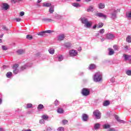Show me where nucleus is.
Masks as SVG:
<instances>
[{
  "mask_svg": "<svg viewBox=\"0 0 131 131\" xmlns=\"http://www.w3.org/2000/svg\"><path fill=\"white\" fill-rule=\"evenodd\" d=\"M31 66H32V63H27L21 67L19 70L17 69L18 67H19V64H15L13 66V73L14 74H18V73H19V71H23L24 70H25V69H27V68H28V67H31Z\"/></svg>",
  "mask_w": 131,
  "mask_h": 131,
  "instance_id": "f257e3e1",
  "label": "nucleus"
},
{
  "mask_svg": "<svg viewBox=\"0 0 131 131\" xmlns=\"http://www.w3.org/2000/svg\"><path fill=\"white\" fill-rule=\"evenodd\" d=\"M80 20L81 21V23H82V24H84V27H86V28H91V27H92V24H93V23H92V21H89V20L86 17H81Z\"/></svg>",
  "mask_w": 131,
  "mask_h": 131,
  "instance_id": "f03ea898",
  "label": "nucleus"
},
{
  "mask_svg": "<svg viewBox=\"0 0 131 131\" xmlns=\"http://www.w3.org/2000/svg\"><path fill=\"white\" fill-rule=\"evenodd\" d=\"M81 94H82V96H84V97L89 96V95L90 94V90H89L86 88H83L81 91Z\"/></svg>",
  "mask_w": 131,
  "mask_h": 131,
  "instance_id": "7ed1b4c3",
  "label": "nucleus"
},
{
  "mask_svg": "<svg viewBox=\"0 0 131 131\" xmlns=\"http://www.w3.org/2000/svg\"><path fill=\"white\" fill-rule=\"evenodd\" d=\"M70 56L71 57H75L77 55V51L72 50L69 51Z\"/></svg>",
  "mask_w": 131,
  "mask_h": 131,
  "instance_id": "20e7f679",
  "label": "nucleus"
},
{
  "mask_svg": "<svg viewBox=\"0 0 131 131\" xmlns=\"http://www.w3.org/2000/svg\"><path fill=\"white\" fill-rule=\"evenodd\" d=\"M10 8V6L7 3H3L2 10L4 11H7Z\"/></svg>",
  "mask_w": 131,
  "mask_h": 131,
  "instance_id": "39448f33",
  "label": "nucleus"
},
{
  "mask_svg": "<svg viewBox=\"0 0 131 131\" xmlns=\"http://www.w3.org/2000/svg\"><path fill=\"white\" fill-rule=\"evenodd\" d=\"M93 80L95 81V82H98L99 81V73H96L95 74L94 77H93Z\"/></svg>",
  "mask_w": 131,
  "mask_h": 131,
  "instance_id": "423d86ee",
  "label": "nucleus"
},
{
  "mask_svg": "<svg viewBox=\"0 0 131 131\" xmlns=\"http://www.w3.org/2000/svg\"><path fill=\"white\" fill-rule=\"evenodd\" d=\"M82 120L83 121H87L89 120V116L85 114L82 115Z\"/></svg>",
  "mask_w": 131,
  "mask_h": 131,
  "instance_id": "0eeeda50",
  "label": "nucleus"
},
{
  "mask_svg": "<svg viewBox=\"0 0 131 131\" xmlns=\"http://www.w3.org/2000/svg\"><path fill=\"white\" fill-rule=\"evenodd\" d=\"M115 36L113 34L109 33L106 34V38L107 39H113Z\"/></svg>",
  "mask_w": 131,
  "mask_h": 131,
  "instance_id": "6e6552de",
  "label": "nucleus"
},
{
  "mask_svg": "<svg viewBox=\"0 0 131 131\" xmlns=\"http://www.w3.org/2000/svg\"><path fill=\"white\" fill-rule=\"evenodd\" d=\"M62 16H61L59 14H54L53 15V18L56 19L57 20H61V19H62Z\"/></svg>",
  "mask_w": 131,
  "mask_h": 131,
  "instance_id": "1a4fd4ad",
  "label": "nucleus"
},
{
  "mask_svg": "<svg viewBox=\"0 0 131 131\" xmlns=\"http://www.w3.org/2000/svg\"><path fill=\"white\" fill-rule=\"evenodd\" d=\"M115 118L116 119V120H117V121H118V122H120V123H125V122L124 120H120L119 117H118L117 115L115 116Z\"/></svg>",
  "mask_w": 131,
  "mask_h": 131,
  "instance_id": "9d476101",
  "label": "nucleus"
},
{
  "mask_svg": "<svg viewBox=\"0 0 131 131\" xmlns=\"http://www.w3.org/2000/svg\"><path fill=\"white\" fill-rule=\"evenodd\" d=\"M93 115L97 119H99V110L95 111L93 112Z\"/></svg>",
  "mask_w": 131,
  "mask_h": 131,
  "instance_id": "9b49d317",
  "label": "nucleus"
},
{
  "mask_svg": "<svg viewBox=\"0 0 131 131\" xmlns=\"http://www.w3.org/2000/svg\"><path fill=\"white\" fill-rule=\"evenodd\" d=\"M96 64L94 63H91V64H90L88 69L89 70H93V69H96Z\"/></svg>",
  "mask_w": 131,
  "mask_h": 131,
  "instance_id": "f8f14e48",
  "label": "nucleus"
},
{
  "mask_svg": "<svg viewBox=\"0 0 131 131\" xmlns=\"http://www.w3.org/2000/svg\"><path fill=\"white\" fill-rule=\"evenodd\" d=\"M64 38H65V35L64 34H60L57 37L58 40H59V41L64 40Z\"/></svg>",
  "mask_w": 131,
  "mask_h": 131,
  "instance_id": "ddd939ff",
  "label": "nucleus"
},
{
  "mask_svg": "<svg viewBox=\"0 0 131 131\" xmlns=\"http://www.w3.org/2000/svg\"><path fill=\"white\" fill-rule=\"evenodd\" d=\"M116 14H117V11L114 10L113 12L111 13V17L113 19H115V18H116Z\"/></svg>",
  "mask_w": 131,
  "mask_h": 131,
  "instance_id": "4468645a",
  "label": "nucleus"
},
{
  "mask_svg": "<svg viewBox=\"0 0 131 131\" xmlns=\"http://www.w3.org/2000/svg\"><path fill=\"white\" fill-rule=\"evenodd\" d=\"M99 18H101L102 19H103L104 20L106 19V18H107V16L105 15L104 13H99Z\"/></svg>",
  "mask_w": 131,
  "mask_h": 131,
  "instance_id": "2eb2a0df",
  "label": "nucleus"
},
{
  "mask_svg": "<svg viewBox=\"0 0 131 131\" xmlns=\"http://www.w3.org/2000/svg\"><path fill=\"white\" fill-rule=\"evenodd\" d=\"M123 58H124L125 61H128V60H130L131 56L130 55H127L126 54H124L123 55Z\"/></svg>",
  "mask_w": 131,
  "mask_h": 131,
  "instance_id": "dca6fc26",
  "label": "nucleus"
},
{
  "mask_svg": "<svg viewBox=\"0 0 131 131\" xmlns=\"http://www.w3.org/2000/svg\"><path fill=\"white\" fill-rule=\"evenodd\" d=\"M108 55L110 56H112V55H114V50L111 48H108Z\"/></svg>",
  "mask_w": 131,
  "mask_h": 131,
  "instance_id": "f3484780",
  "label": "nucleus"
},
{
  "mask_svg": "<svg viewBox=\"0 0 131 131\" xmlns=\"http://www.w3.org/2000/svg\"><path fill=\"white\" fill-rule=\"evenodd\" d=\"M103 105L104 107H107V106L110 105V101L109 100H105L103 102Z\"/></svg>",
  "mask_w": 131,
  "mask_h": 131,
  "instance_id": "a211bd4d",
  "label": "nucleus"
},
{
  "mask_svg": "<svg viewBox=\"0 0 131 131\" xmlns=\"http://www.w3.org/2000/svg\"><path fill=\"white\" fill-rule=\"evenodd\" d=\"M99 9H105V3H100L99 4Z\"/></svg>",
  "mask_w": 131,
  "mask_h": 131,
  "instance_id": "6ab92c4d",
  "label": "nucleus"
},
{
  "mask_svg": "<svg viewBox=\"0 0 131 131\" xmlns=\"http://www.w3.org/2000/svg\"><path fill=\"white\" fill-rule=\"evenodd\" d=\"M42 22H52L54 21V20L50 18H42Z\"/></svg>",
  "mask_w": 131,
  "mask_h": 131,
  "instance_id": "aec40b11",
  "label": "nucleus"
},
{
  "mask_svg": "<svg viewBox=\"0 0 131 131\" xmlns=\"http://www.w3.org/2000/svg\"><path fill=\"white\" fill-rule=\"evenodd\" d=\"M48 51L51 55H54L55 54V49L54 48H50Z\"/></svg>",
  "mask_w": 131,
  "mask_h": 131,
  "instance_id": "412c9836",
  "label": "nucleus"
},
{
  "mask_svg": "<svg viewBox=\"0 0 131 131\" xmlns=\"http://www.w3.org/2000/svg\"><path fill=\"white\" fill-rule=\"evenodd\" d=\"M17 53L18 54V55H22V54H24V53H25V50L23 49H20L17 51Z\"/></svg>",
  "mask_w": 131,
  "mask_h": 131,
  "instance_id": "4be33fe9",
  "label": "nucleus"
},
{
  "mask_svg": "<svg viewBox=\"0 0 131 131\" xmlns=\"http://www.w3.org/2000/svg\"><path fill=\"white\" fill-rule=\"evenodd\" d=\"M37 35H39V36H45L46 35V32L45 31H42V32H40L38 33Z\"/></svg>",
  "mask_w": 131,
  "mask_h": 131,
  "instance_id": "5701e85b",
  "label": "nucleus"
},
{
  "mask_svg": "<svg viewBox=\"0 0 131 131\" xmlns=\"http://www.w3.org/2000/svg\"><path fill=\"white\" fill-rule=\"evenodd\" d=\"M99 35L103 36V34H104V33L105 32V29H101L99 30Z\"/></svg>",
  "mask_w": 131,
  "mask_h": 131,
  "instance_id": "b1692460",
  "label": "nucleus"
},
{
  "mask_svg": "<svg viewBox=\"0 0 131 131\" xmlns=\"http://www.w3.org/2000/svg\"><path fill=\"white\" fill-rule=\"evenodd\" d=\"M103 80V76L102 75V73H99V82H101Z\"/></svg>",
  "mask_w": 131,
  "mask_h": 131,
  "instance_id": "393cba45",
  "label": "nucleus"
},
{
  "mask_svg": "<svg viewBox=\"0 0 131 131\" xmlns=\"http://www.w3.org/2000/svg\"><path fill=\"white\" fill-rule=\"evenodd\" d=\"M93 129L95 130H97V129H99V123H95L94 124Z\"/></svg>",
  "mask_w": 131,
  "mask_h": 131,
  "instance_id": "a878e982",
  "label": "nucleus"
},
{
  "mask_svg": "<svg viewBox=\"0 0 131 131\" xmlns=\"http://www.w3.org/2000/svg\"><path fill=\"white\" fill-rule=\"evenodd\" d=\"M43 108H45V106L41 104H39L37 107L38 110H41V109H43Z\"/></svg>",
  "mask_w": 131,
  "mask_h": 131,
  "instance_id": "bb28decb",
  "label": "nucleus"
},
{
  "mask_svg": "<svg viewBox=\"0 0 131 131\" xmlns=\"http://www.w3.org/2000/svg\"><path fill=\"white\" fill-rule=\"evenodd\" d=\"M72 6L73 7H75V8H79V7H80V5H79V4L76 3H73Z\"/></svg>",
  "mask_w": 131,
  "mask_h": 131,
  "instance_id": "cd10ccee",
  "label": "nucleus"
},
{
  "mask_svg": "<svg viewBox=\"0 0 131 131\" xmlns=\"http://www.w3.org/2000/svg\"><path fill=\"white\" fill-rule=\"evenodd\" d=\"M57 112L58 113L61 114V113H64V110H63V108H59L57 110Z\"/></svg>",
  "mask_w": 131,
  "mask_h": 131,
  "instance_id": "c85d7f7f",
  "label": "nucleus"
},
{
  "mask_svg": "<svg viewBox=\"0 0 131 131\" xmlns=\"http://www.w3.org/2000/svg\"><path fill=\"white\" fill-rule=\"evenodd\" d=\"M126 40L127 42H128L129 43H130L131 42V36H128L126 39Z\"/></svg>",
  "mask_w": 131,
  "mask_h": 131,
  "instance_id": "c756f323",
  "label": "nucleus"
},
{
  "mask_svg": "<svg viewBox=\"0 0 131 131\" xmlns=\"http://www.w3.org/2000/svg\"><path fill=\"white\" fill-rule=\"evenodd\" d=\"M49 12L51 14H53V13H54V6H51L50 7Z\"/></svg>",
  "mask_w": 131,
  "mask_h": 131,
  "instance_id": "7c9ffc66",
  "label": "nucleus"
},
{
  "mask_svg": "<svg viewBox=\"0 0 131 131\" xmlns=\"http://www.w3.org/2000/svg\"><path fill=\"white\" fill-rule=\"evenodd\" d=\"M64 46L66 48H71V47L72 46L70 42H67L64 44Z\"/></svg>",
  "mask_w": 131,
  "mask_h": 131,
  "instance_id": "2f4dec72",
  "label": "nucleus"
},
{
  "mask_svg": "<svg viewBox=\"0 0 131 131\" xmlns=\"http://www.w3.org/2000/svg\"><path fill=\"white\" fill-rule=\"evenodd\" d=\"M6 76L8 78H11V76H12V72H9L6 74Z\"/></svg>",
  "mask_w": 131,
  "mask_h": 131,
  "instance_id": "473e14b6",
  "label": "nucleus"
},
{
  "mask_svg": "<svg viewBox=\"0 0 131 131\" xmlns=\"http://www.w3.org/2000/svg\"><path fill=\"white\" fill-rule=\"evenodd\" d=\"M51 3H43V7H51Z\"/></svg>",
  "mask_w": 131,
  "mask_h": 131,
  "instance_id": "72a5a7b5",
  "label": "nucleus"
},
{
  "mask_svg": "<svg viewBox=\"0 0 131 131\" xmlns=\"http://www.w3.org/2000/svg\"><path fill=\"white\" fill-rule=\"evenodd\" d=\"M61 122H62V124H63V125H65L68 124V120H62Z\"/></svg>",
  "mask_w": 131,
  "mask_h": 131,
  "instance_id": "f704fd0d",
  "label": "nucleus"
},
{
  "mask_svg": "<svg viewBox=\"0 0 131 131\" xmlns=\"http://www.w3.org/2000/svg\"><path fill=\"white\" fill-rule=\"evenodd\" d=\"M126 74H127V75H128V76H131V70H126Z\"/></svg>",
  "mask_w": 131,
  "mask_h": 131,
  "instance_id": "c9c22d12",
  "label": "nucleus"
},
{
  "mask_svg": "<svg viewBox=\"0 0 131 131\" xmlns=\"http://www.w3.org/2000/svg\"><path fill=\"white\" fill-rule=\"evenodd\" d=\"M63 59V56L59 55L58 56V60L59 62H61V61H62Z\"/></svg>",
  "mask_w": 131,
  "mask_h": 131,
  "instance_id": "e433bc0d",
  "label": "nucleus"
},
{
  "mask_svg": "<svg viewBox=\"0 0 131 131\" xmlns=\"http://www.w3.org/2000/svg\"><path fill=\"white\" fill-rule=\"evenodd\" d=\"M29 108H32V104H31V103L27 104L26 108L29 109Z\"/></svg>",
  "mask_w": 131,
  "mask_h": 131,
  "instance_id": "4c0bfd02",
  "label": "nucleus"
},
{
  "mask_svg": "<svg viewBox=\"0 0 131 131\" xmlns=\"http://www.w3.org/2000/svg\"><path fill=\"white\" fill-rule=\"evenodd\" d=\"M41 118H42L43 120L44 119L45 120H47V119H48L49 118V116H48L46 115H44L42 116Z\"/></svg>",
  "mask_w": 131,
  "mask_h": 131,
  "instance_id": "58836bf2",
  "label": "nucleus"
},
{
  "mask_svg": "<svg viewBox=\"0 0 131 131\" xmlns=\"http://www.w3.org/2000/svg\"><path fill=\"white\" fill-rule=\"evenodd\" d=\"M93 6H90L89 8L87 9V12H93Z\"/></svg>",
  "mask_w": 131,
  "mask_h": 131,
  "instance_id": "ea45409f",
  "label": "nucleus"
},
{
  "mask_svg": "<svg viewBox=\"0 0 131 131\" xmlns=\"http://www.w3.org/2000/svg\"><path fill=\"white\" fill-rule=\"evenodd\" d=\"M3 103V95L0 94V105Z\"/></svg>",
  "mask_w": 131,
  "mask_h": 131,
  "instance_id": "a19ab883",
  "label": "nucleus"
},
{
  "mask_svg": "<svg viewBox=\"0 0 131 131\" xmlns=\"http://www.w3.org/2000/svg\"><path fill=\"white\" fill-rule=\"evenodd\" d=\"M58 131H64V127H59L57 129Z\"/></svg>",
  "mask_w": 131,
  "mask_h": 131,
  "instance_id": "79ce46f5",
  "label": "nucleus"
},
{
  "mask_svg": "<svg viewBox=\"0 0 131 131\" xmlns=\"http://www.w3.org/2000/svg\"><path fill=\"white\" fill-rule=\"evenodd\" d=\"M104 128H110V125L105 124L103 126Z\"/></svg>",
  "mask_w": 131,
  "mask_h": 131,
  "instance_id": "37998d69",
  "label": "nucleus"
},
{
  "mask_svg": "<svg viewBox=\"0 0 131 131\" xmlns=\"http://www.w3.org/2000/svg\"><path fill=\"white\" fill-rule=\"evenodd\" d=\"M113 48L115 51H118V47L117 45H114Z\"/></svg>",
  "mask_w": 131,
  "mask_h": 131,
  "instance_id": "c03bdc74",
  "label": "nucleus"
},
{
  "mask_svg": "<svg viewBox=\"0 0 131 131\" xmlns=\"http://www.w3.org/2000/svg\"><path fill=\"white\" fill-rule=\"evenodd\" d=\"M27 39H32V36L31 35H27Z\"/></svg>",
  "mask_w": 131,
  "mask_h": 131,
  "instance_id": "a18cd8bd",
  "label": "nucleus"
},
{
  "mask_svg": "<svg viewBox=\"0 0 131 131\" xmlns=\"http://www.w3.org/2000/svg\"><path fill=\"white\" fill-rule=\"evenodd\" d=\"M59 104H60V103L59 102V101L56 100L54 101V104L55 105V106H58V105H59Z\"/></svg>",
  "mask_w": 131,
  "mask_h": 131,
  "instance_id": "49530a36",
  "label": "nucleus"
},
{
  "mask_svg": "<svg viewBox=\"0 0 131 131\" xmlns=\"http://www.w3.org/2000/svg\"><path fill=\"white\" fill-rule=\"evenodd\" d=\"M104 26V24L102 23H99V28H102V27Z\"/></svg>",
  "mask_w": 131,
  "mask_h": 131,
  "instance_id": "de8ad7c7",
  "label": "nucleus"
},
{
  "mask_svg": "<svg viewBox=\"0 0 131 131\" xmlns=\"http://www.w3.org/2000/svg\"><path fill=\"white\" fill-rule=\"evenodd\" d=\"M2 50H4V51H7V50H8V47L5 46H2Z\"/></svg>",
  "mask_w": 131,
  "mask_h": 131,
  "instance_id": "09e8293b",
  "label": "nucleus"
},
{
  "mask_svg": "<svg viewBox=\"0 0 131 131\" xmlns=\"http://www.w3.org/2000/svg\"><path fill=\"white\" fill-rule=\"evenodd\" d=\"M52 32H54V31L52 30L45 31V33H52Z\"/></svg>",
  "mask_w": 131,
  "mask_h": 131,
  "instance_id": "8fccbe9b",
  "label": "nucleus"
},
{
  "mask_svg": "<svg viewBox=\"0 0 131 131\" xmlns=\"http://www.w3.org/2000/svg\"><path fill=\"white\" fill-rule=\"evenodd\" d=\"M107 131H116V130L115 129V128H110L107 129Z\"/></svg>",
  "mask_w": 131,
  "mask_h": 131,
  "instance_id": "3c124183",
  "label": "nucleus"
},
{
  "mask_svg": "<svg viewBox=\"0 0 131 131\" xmlns=\"http://www.w3.org/2000/svg\"><path fill=\"white\" fill-rule=\"evenodd\" d=\"M39 123L41 124H43V123H45V120L43 119L40 120L39 121Z\"/></svg>",
  "mask_w": 131,
  "mask_h": 131,
  "instance_id": "603ef678",
  "label": "nucleus"
},
{
  "mask_svg": "<svg viewBox=\"0 0 131 131\" xmlns=\"http://www.w3.org/2000/svg\"><path fill=\"white\" fill-rule=\"evenodd\" d=\"M3 29H4V30H6V31H8V30H9V29H8V28H7V27H6V26H4V27H3Z\"/></svg>",
  "mask_w": 131,
  "mask_h": 131,
  "instance_id": "864d4df0",
  "label": "nucleus"
},
{
  "mask_svg": "<svg viewBox=\"0 0 131 131\" xmlns=\"http://www.w3.org/2000/svg\"><path fill=\"white\" fill-rule=\"evenodd\" d=\"M111 81L113 83L115 81V78H114V77L112 78L111 79Z\"/></svg>",
  "mask_w": 131,
  "mask_h": 131,
  "instance_id": "5fc2aeb1",
  "label": "nucleus"
},
{
  "mask_svg": "<svg viewBox=\"0 0 131 131\" xmlns=\"http://www.w3.org/2000/svg\"><path fill=\"white\" fill-rule=\"evenodd\" d=\"M15 20H16V22H20V21H21V18H16L15 19Z\"/></svg>",
  "mask_w": 131,
  "mask_h": 131,
  "instance_id": "6e6d98bb",
  "label": "nucleus"
},
{
  "mask_svg": "<svg viewBox=\"0 0 131 131\" xmlns=\"http://www.w3.org/2000/svg\"><path fill=\"white\" fill-rule=\"evenodd\" d=\"M24 14H25L24 12L21 11L20 13V16H24Z\"/></svg>",
  "mask_w": 131,
  "mask_h": 131,
  "instance_id": "4d7b16f0",
  "label": "nucleus"
},
{
  "mask_svg": "<svg viewBox=\"0 0 131 131\" xmlns=\"http://www.w3.org/2000/svg\"><path fill=\"white\" fill-rule=\"evenodd\" d=\"M101 116H102V114L100 112H99V119L101 118Z\"/></svg>",
  "mask_w": 131,
  "mask_h": 131,
  "instance_id": "13d9d810",
  "label": "nucleus"
},
{
  "mask_svg": "<svg viewBox=\"0 0 131 131\" xmlns=\"http://www.w3.org/2000/svg\"><path fill=\"white\" fill-rule=\"evenodd\" d=\"M81 50H82L81 47H79L78 49V52H81Z\"/></svg>",
  "mask_w": 131,
  "mask_h": 131,
  "instance_id": "bf43d9fd",
  "label": "nucleus"
},
{
  "mask_svg": "<svg viewBox=\"0 0 131 131\" xmlns=\"http://www.w3.org/2000/svg\"><path fill=\"white\" fill-rule=\"evenodd\" d=\"M22 131H31V129H23Z\"/></svg>",
  "mask_w": 131,
  "mask_h": 131,
  "instance_id": "052dcab7",
  "label": "nucleus"
},
{
  "mask_svg": "<svg viewBox=\"0 0 131 131\" xmlns=\"http://www.w3.org/2000/svg\"><path fill=\"white\" fill-rule=\"evenodd\" d=\"M96 28H97V25H95V26H94L93 27V29H96Z\"/></svg>",
  "mask_w": 131,
  "mask_h": 131,
  "instance_id": "680f3d73",
  "label": "nucleus"
},
{
  "mask_svg": "<svg viewBox=\"0 0 131 131\" xmlns=\"http://www.w3.org/2000/svg\"><path fill=\"white\" fill-rule=\"evenodd\" d=\"M100 40L101 41H104V40H105V38H100Z\"/></svg>",
  "mask_w": 131,
  "mask_h": 131,
  "instance_id": "e2e57ef3",
  "label": "nucleus"
},
{
  "mask_svg": "<svg viewBox=\"0 0 131 131\" xmlns=\"http://www.w3.org/2000/svg\"><path fill=\"white\" fill-rule=\"evenodd\" d=\"M7 67H7V66H3V69H6V68H7Z\"/></svg>",
  "mask_w": 131,
  "mask_h": 131,
  "instance_id": "0e129e2a",
  "label": "nucleus"
},
{
  "mask_svg": "<svg viewBox=\"0 0 131 131\" xmlns=\"http://www.w3.org/2000/svg\"><path fill=\"white\" fill-rule=\"evenodd\" d=\"M0 131H5V130L4 129V128L0 127Z\"/></svg>",
  "mask_w": 131,
  "mask_h": 131,
  "instance_id": "69168bd1",
  "label": "nucleus"
},
{
  "mask_svg": "<svg viewBox=\"0 0 131 131\" xmlns=\"http://www.w3.org/2000/svg\"><path fill=\"white\" fill-rule=\"evenodd\" d=\"M47 130H52V128L50 127H49L47 128Z\"/></svg>",
  "mask_w": 131,
  "mask_h": 131,
  "instance_id": "338daca9",
  "label": "nucleus"
},
{
  "mask_svg": "<svg viewBox=\"0 0 131 131\" xmlns=\"http://www.w3.org/2000/svg\"><path fill=\"white\" fill-rule=\"evenodd\" d=\"M128 49V46H125V50H127Z\"/></svg>",
  "mask_w": 131,
  "mask_h": 131,
  "instance_id": "774afa93",
  "label": "nucleus"
}]
</instances>
